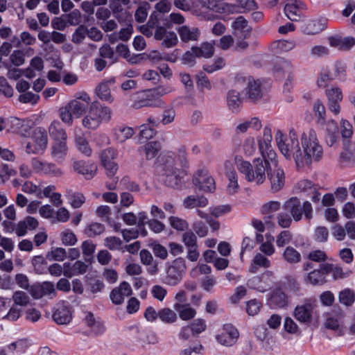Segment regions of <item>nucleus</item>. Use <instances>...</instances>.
I'll list each match as a JSON object with an SVG mask.
<instances>
[{"label": "nucleus", "instance_id": "f704fd0d", "mask_svg": "<svg viewBox=\"0 0 355 355\" xmlns=\"http://www.w3.org/2000/svg\"><path fill=\"white\" fill-rule=\"evenodd\" d=\"M180 39L183 42L194 41L196 40L200 35L198 28L196 27H189L187 26H182L178 29Z\"/></svg>", "mask_w": 355, "mask_h": 355}, {"label": "nucleus", "instance_id": "5701e85b", "mask_svg": "<svg viewBox=\"0 0 355 355\" xmlns=\"http://www.w3.org/2000/svg\"><path fill=\"white\" fill-rule=\"evenodd\" d=\"M38 225L39 222L36 218L32 216H26L14 225L12 231L18 236H24L27 234L28 230H34Z\"/></svg>", "mask_w": 355, "mask_h": 355}, {"label": "nucleus", "instance_id": "a19ab883", "mask_svg": "<svg viewBox=\"0 0 355 355\" xmlns=\"http://www.w3.org/2000/svg\"><path fill=\"white\" fill-rule=\"evenodd\" d=\"M173 308L178 311L180 318L183 320H189L193 318L196 315V311L189 304H181L175 303Z\"/></svg>", "mask_w": 355, "mask_h": 355}, {"label": "nucleus", "instance_id": "864d4df0", "mask_svg": "<svg viewBox=\"0 0 355 355\" xmlns=\"http://www.w3.org/2000/svg\"><path fill=\"white\" fill-rule=\"evenodd\" d=\"M183 274L170 266L166 271V282L168 285H176L182 277Z\"/></svg>", "mask_w": 355, "mask_h": 355}, {"label": "nucleus", "instance_id": "f257e3e1", "mask_svg": "<svg viewBox=\"0 0 355 355\" xmlns=\"http://www.w3.org/2000/svg\"><path fill=\"white\" fill-rule=\"evenodd\" d=\"M275 139L281 154L286 160L294 162L297 168H304L313 161L320 160L323 154L322 147L313 129L303 132L300 141L294 129L290 130L286 137L281 130L277 129Z\"/></svg>", "mask_w": 355, "mask_h": 355}, {"label": "nucleus", "instance_id": "72a5a7b5", "mask_svg": "<svg viewBox=\"0 0 355 355\" xmlns=\"http://www.w3.org/2000/svg\"><path fill=\"white\" fill-rule=\"evenodd\" d=\"M208 205V200L202 196H189L183 200V206L186 209L205 207Z\"/></svg>", "mask_w": 355, "mask_h": 355}, {"label": "nucleus", "instance_id": "1a4fd4ad", "mask_svg": "<svg viewBox=\"0 0 355 355\" xmlns=\"http://www.w3.org/2000/svg\"><path fill=\"white\" fill-rule=\"evenodd\" d=\"M31 166L34 172L42 175L58 178L62 176L64 173L62 170L58 167L55 164L41 160L37 157L31 159Z\"/></svg>", "mask_w": 355, "mask_h": 355}, {"label": "nucleus", "instance_id": "20e7f679", "mask_svg": "<svg viewBox=\"0 0 355 355\" xmlns=\"http://www.w3.org/2000/svg\"><path fill=\"white\" fill-rule=\"evenodd\" d=\"M112 111L97 101L92 102L82 119V125L87 129L96 130L102 123L112 119Z\"/></svg>", "mask_w": 355, "mask_h": 355}, {"label": "nucleus", "instance_id": "de8ad7c7", "mask_svg": "<svg viewBox=\"0 0 355 355\" xmlns=\"http://www.w3.org/2000/svg\"><path fill=\"white\" fill-rule=\"evenodd\" d=\"M60 239L62 243L67 246L75 245L78 242L76 235L69 228H66L60 232Z\"/></svg>", "mask_w": 355, "mask_h": 355}, {"label": "nucleus", "instance_id": "bf43d9fd", "mask_svg": "<svg viewBox=\"0 0 355 355\" xmlns=\"http://www.w3.org/2000/svg\"><path fill=\"white\" fill-rule=\"evenodd\" d=\"M104 230L105 227L103 224L95 222L87 225L84 230V233L88 237H94L102 234Z\"/></svg>", "mask_w": 355, "mask_h": 355}, {"label": "nucleus", "instance_id": "37998d69", "mask_svg": "<svg viewBox=\"0 0 355 355\" xmlns=\"http://www.w3.org/2000/svg\"><path fill=\"white\" fill-rule=\"evenodd\" d=\"M193 48L198 58H209L214 53V45L210 42H205L200 46H193Z\"/></svg>", "mask_w": 355, "mask_h": 355}, {"label": "nucleus", "instance_id": "f3484780", "mask_svg": "<svg viewBox=\"0 0 355 355\" xmlns=\"http://www.w3.org/2000/svg\"><path fill=\"white\" fill-rule=\"evenodd\" d=\"M274 275L270 272H264L260 277H255L248 282V286L257 290L259 292H265L269 290L273 285Z\"/></svg>", "mask_w": 355, "mask_h": 355}, {"label": "nucleus", "instance_id": "4468645a", "mask_svg": "<svg viewBox=\"0 0 355 355\" xmlns=\"http://www.w3.org/2000/svg\"><path fill=\"white\" fill-rule=\"evenodd\" d=\"M239 337L238 329L231 324H224L216 339L218 343L224 346H232Z\"/></svg>", "mask_w": 355, "mask_h": 355}, {"label": "nucleus", "instance_id": "69168bd1", "mask_svg": "<svg viewBox=\"0 0 355 355\" xmlns=\"http://www.w3.org/2000/svg\"><path fill=\"white\" fill-rule=\"evenodd\" d=\"M168 222L171 226L178 231H185L189 227V223L184 219L176 216L168 218Z\"/></svg>", "mask_w": 355, "mask_h": 355}, {"label": "nucleus", "instance_id": "aec40b11", "mask_svg": "<svg viewBox=\"0 0 355 355\" xmlns=\"http://www.w3.org/2000/svg\"><path fill=\"white\" fill-rule=\"evenodd\" d=\"M69 147L67 140L52 141L50 153L52 159L58 164H62L68 153Z\"/></svg>", "mask_w": 355, "mask_h": 355}, {"label": "nucleus", "instance_id": "f8f14e48", "mask_svg": "<svg viewBox=\"0 0 355 355\" xmlns=\"http://www.w3.org/2000/svg\"><path fill=\"white\" fill-rule=\"evenodd\" d=\"M164 102L158 98L155 95L153 89L143 91L138 94L137 100L135 102L134 106L136 108L142 107H164Z\"/></svg>", "mask_w": 355, "mask_h": 355}, {"label": "nucleus", "instance_id": "6ab92c4d", "mask_svg": "<svg viewBox=\"0 0 355 355\" xmlns=\"http://www.w3.org/2000/svg\"><path fill=\"white\" fill-rule=\"evenodd\" d=\"M234 153L239 155L236 158H243V156L246 157L253 156L257 151V143L255 138L252 136L245 137L240 144L234 147Z\"/></svg>", "mask_w": 355, "mask_h": 355}, {"label": "nucleus", "instance_id": "4d7b16f0", "mask_svg": "<svg viewBox=\"0 0 355 355\" xmlns=\"http://www.w3.org/2000/svg\"><path fill=\"white\" fill-rule=\"evenodd\" d=\"M14 305L18 306H26L30 302V297L24 291H15L12 297Z\"/></svg>", "mask_w": 355, "mask_h": 355}, {"label": "nucleus", "instance_id": "13d9d810", "mask_svg": "<svg viewBox=\"0 0 355 355\" xmlns=\"http://www.w3.org/2000/svg\"><path fill=\"white\" fill-rule=\"evenodd\" d=\"M99 55L101 58L110 60V64L116 63L118 61L117 56L109 44H103L99 49Z\"/></svg>", "mask_w": 355, "mask_h": 355}, {"label": "nucleus", "instance_id": "2eb2a0df", "mask_svg": "<svg viewBox=\"0 0 355 355\" xmlns=\"http://www.w3.org/2000/svg\"><path fill=\"white\" fill-rule=\"evenodd\" d=\"M53 321L58 324H67L72 320V309L70 304L62 301L56 304L52 315Z\"/></svg>", "mask_w": 355, "mask_h": 355}, {"label": "nucleus", "instance_id": "ddd939ff", "mask_svg": "<svg viewBox=\"0 0 355 355\" xmlns=\"http://www.w3.org/2000/svg\"><path fill=\"white\" fill-rule=\"evenodd\" d=\"M193 183L200 190L205 192H212L216 189L214 178L209 175L208 171L205 168L196 172L193 178Z\"/></svg>", "mask_w": 355, "mask_h": 355}, {"label": "nucleus", "instance_id": "8fccbe9b", "mask_svg": "<svg viewBox=\"0 0 355 355\" xmlns=\"http://www.w3.org/2000/svg\"><path fill=\"white\" fill-rule=\"evenodd\" d=\"M87 266L81 261H76L71 266V270L64 271V275L67 277H71L73 275H82L86 272Z\"/></svg>", "mask_w": 355, "mask_h": 355}, {"label": "nucleus", "instance_id": "79ce46f5", "mask_svg": "<svg viewBox=\"0 0 355 355\" xmlns=\"http://www.w3.org/2000/svg\"><path fill=\"white\" fill-rule=\"evenodd\" d=\"M227 103L228 107L233 112H237L242 103L239 92L234 89L229 91L227 96Z\"/></svg>", "mask_w": 355, "mask_h": 355}, {"label": "nucleus", "instance_id": "09e8293b", "mask_svg": "<svg viewBox=\"0 0 355 355\" xmlns=\"http://www.w3.org/2000/svg\"><path fill=\"white\" fill-rule=\"evenodd\" d=\"M67 257V252L63 248H52L47 252L46 257L50 261H63Z\"/></svg>", "mask_w": 355, "mask_h": 355}, {"label": "nucleus", "instance_id": "e2e57ef3", "mask_svg": "<svg viewBox=\"0 0 355 355\" xmlns=\"http://www.w3.org/2000/svg\"><path fill=\"white\" fill-rule=\"evenodd\" d=\"M59 116L62 121L66 125L69 126L72 125L73 123V116H74L72 111L70 110L68 104H67L64 107L60 108Z\"/></svg>", "mask_w": 355, "mask_h": 355}, {"label": "nucleus", "instance_id": "ea45409f", "mask_svg": "<svg viewBox=\"0 0 355 355\" xmlns=\"http://www.w3.org/2000/svg\"><path fill=\"white\" fill-rule=\"evenodd\" d=\"M323 270L327 272V274L331 272L334 279L347 278L352 273L349 270H343L342 268L334 266L331 264H323Z\"/></svg>", "mask_w": 355, "mask_h": 355}, {"label": "nucleus", "instance_id": "473e14b6", "mask_svg": "<svg viewBox=\"0 0 355 355\" xmlns=\"http://www.w3.org/2000/svg\"><path fill=\"white\" fill-rule=\"evenodd\" d=\"M74 144L76 149L87 157L92 155V150L85 135L82 132L77 133L74 137Z\"/></svg>", "mask_w": 355, "mask_h": 355}, {"label": "nucleus", "instance_id": "39448f33", "mask_svg": "<svg viewBox=\"0 0 355 355\" xmlns=\"http://www.w3.org/2000/svg\"><path fill=\"white\" fill-rule=\"evenodd\" d=\"M283 209L289 213L295 221H299L304 214L306 218H311L313 208L309 201H305L302 206L300 200L296 197H292L286 200L283 205Z\"/></svg>", "mask_w": 355, "mask_h": 355}, {"label": "nucleus", "instance_id": "6e6d98bb", "mask_svg": "<svg viewBox=\"0 0 355 355\" xmlns=\"http://www.w3.org/2000/svg\"><path fill=\"white\" fill-rule=\"evenodd\" d=\"M247 26L248 22L243 17L240 16L237 17L232 26L234 29V34L239 37L245 36Z\"/></svg>", "mask_w": 355, "mask_h": 355}, {"label": "nucleus", "instance_id": "774afa93", "mask_svg": "<svg viewBox=\"0 0 355 355\" xmlns=\"http://www.w3.org/2000/svg\"><path fill=\"white\" fill-rule=\"evenodd\" d=\"M182 241L187 248H198L197 237L191 231H187L183 233Z\"/></svg>", "mask_w": 355, "mask_h": 355}, {"label": "nucleus", "instance_id": "9d476101", "mask_svg": "<svg viewBox=\"0 0 355 355\" xmlns=\"http://www.w3.org/2000/svg\"><path fill=\"white\" fill-rule=\"evenodd\" d=\"M92 103L89 95L86 92H80L76 94L75 99L71 101L68 105L74 117L80 118L85 114L87 108H89Z\"/></svg>", "mask_w": 355, "mask_h": 355}, {"label": "nucleus", "instance_id": "4c0bfd02", "mask_svg": "<svg viewBox=\"0 0 355 355\" xmlns=\"http://www.w3.org/2000/svg\"><path fill=\"white\" fill-rule=\"evenodd\" d=\"M313 111L314 112L317 124L323 125L326 124V109L323 102L320 99H316L313 103Z\"/></svg>", "mask_w": 355, "mask_h": 355}, {"label": "nucleus", "instance_id": "a211bd4d", "mask_svg": "<svg viewBox=\"0 0 355 355\" xmlns=\"http://www.w3.org/2000/svg\"><path fill=\"white\" fill-rule=\"evenodd\" d=\"M28 292L35 299H40L46 295H55L54 284L51 282L34 284L30 287Z\"/></svg>", "mask_w": 355, "mask_h": 355}, {"label": "nucleus", "instance_id": "393cba45", "mask_svg": "<svg viewBox=\"0 0 355 355\" xmlns=\"http://www.w3.org/2000/svg\"><path fill=\"white\" fill-rule=\"evenodd\" d=\"M132 292L130 285L126 282H123L118 287L112 290L110 293V299L114 304H121L124 302L125 297L132 294Z\"/></svg>", "mask_w": 355, "mask_h": 355}, {"label": "nucleus", "instance_id": "e433bc0d", "mask_svg": "<svg viewBox=\"0 0 355 355\" xmlns=\"http://www.w3.org/2000/svg\"><path fill=\"white\" fill-rule=\"evenodd\" d=\"M301 3L295 0H290L284 8V12L286 17L291 21H297L301 15L300 6Z\"/></svg>", "mask_w": 355, "mask_h": 355}, {"label": "nucleus", "instance_id": "b1692460", "mask_svg": "<svg viewBox=\"0 0 355 355\" xmlns=\"http://www.w3.org/2000/svg\"><path fill=\"white\" fill-rule=\"evenodd\" d=\"M225 173L228 180L227 186V192L230 194L236 193L239 189L238 175L230 161H226L225 162Z\"/></svg>", "mask_w": 355, "mask_h": 355}, {"label": "nucleus", "instance_id": "2f4dec72", "mask_svg": "<svg viewBox=\"0 0 355 355\" xmlns=\"http://www.w3.org/2000/svg\"><path fill=\"white\" fill-rule=\"evenodd\" d=\"M327 275V272L323 270V265H321L320 269L308 273L305 280L306 283L312 285H322L326 282Z\"/></svg>", "mask_w": 355, "mask_h": 355}, {"label": "nucleus", "instance_id": "4be33fe9", "mask_svg": "<svg viewBox=\"0 0 355 355\" xmlns=\"http://www.w3.org/2000/svg\"><path fill=\"white\" fill-rule=\"evenodd\" d=\"M262 128L261 120L257 117H252L249 120H243L234 124V132L237 135L246 133L250 128L259 131Z\"/></svg>", "mask_w": 355, "mask_h": 355}, {"label": "nucleus", "instance_id": "49530a36", "mask_svg": "<svg viewBox=\"0 0 355 355\" xmlns=\"http://www.w3.org/2000/svg\"><path fill=\"white\" fill-rule=\"evenodd\" d=\"M96 94L103 101L112 103L113 97L111 95L110 88L107 83H102L96 88Z\"/></svg>", "mask_w": 355, "mask_h": 355}, {"label": "nucleus", "instance_id": "052dcab7", "mask_svg": "<svg viewBox=\"0 0 355 355\" xmlns=\"http://www.w3.org/2000/svg\"><path fill=\"white\" fill-rule=\"evenodd\" d=\"M340 134L344 140H349L353 135V126L351 123L345 119H341L340 121Z\"/></svg>", "mask_w": 355, "mask_h": 355}, {"label": "nucleus", "instance_id": "a878e982", "mask_svg": "<svg viewBox=\"0 0 355 355\" xmlns=\"http://www.w3.org/2000/svg\"><path fill=\"white\" fill-rule=\"evenodd\" d=\"M158 123L154 119L150 117L147 119L146 123L139 126V140H148L152 139L156 134V128Z\"/></svg>", "mask_w": 355, "mask_h": 355}, {"label": "nucleus", "instance_id": "dca6fc26", "mask_svg": "<svg viewBox=\"0 0 355 355\" xmlns=\"http://www.w3.org/2000/svg\"><path fill=\"white\" fill-rule=\"evenodd\" d=\"M274 168H270L268 173V178L270 183V189L275 193L284 187L285 184V173L284 170L277 165V161L272 162Z\"/></svg>", "mask_w": 355, "mask_h": 355}, {"label": "nucleus", "instance_id": "f03ea898", "mask_svg": "<svg viewBox=\"0 0 355 355\" xmlns=\"http://www.w3.org/2000/svg\"><path fill=\"white\" fill-rule=\"evenodd\" d=\"M270 162L268 159L256 158L251 164L241 157L235 158V164L239 171L244 175L248 182L257 184H261L266 181V173H268L271 168Z\"/></svg>", "mask_w": 355, "mask_h": 355}, {"label": "nucleus", "instance_id": "c85d7f7f", "mask_svg": "<svg viewBox=\"0 0 355 355\" xmlns=\"http://www.w3.org/2000/svg\"><path fill=\"white\" fill-rule=\"evenodd\" d=\"M245 96L251 101H257L262 97V92L259 82L249 80L247 87L244 89Z\"/></svg>", "mask_w": 355, "mask_h": 355}, {"label": "nucleus", "instance_id": "423d86ee", "mask_svg": "<svg viewBox=\"0 0 355 355\" xmlns=\"http://www.w3.org/2000/svg\"><path fill=\"white\" fill-rule=\"evenodd\" d=\"M48 146V136L46 131L43 128H37L35 130L33 136L25 148L28 154H42Z\"/></svg>", "mask_w": 355, "mask_h": 355}, {"label": "nucleus", "instance_id": "9b49d317", "mask_svg": "<svg viewBox=\"0 0 355 355\" xmlns=\"http://www.w3.org/2000/svg\"><path fill=\"white\" fill-rule=\"evenodd\" d=\"M315 308V302L308 300L295 308L293 315L300 323H309L312 320Z\"/></svg>", "mask_w": 355, "mask_h": 355}, {"label": "nucleus", "instance_id": "5fc2aeb1", "mask_svg": "<svg viewBox=\"0 0 355 355\" xmlns=\"http://www.w3.org/2000/svg\"><path fill=\"white\" fill-rule=\"evenodd\" d=\"M232 211V207L230 205H219L211 206L209 208V214L215 218L222 217Z\"/></svg>", "mask_w": 355, "mask_h": 355}, {"label": "nucleus", "instance_id": "603ef678", "mask_svg": "<svg viewBox=\"0 0 355 355\" xmlns=\"http://www.w3.org/2000/svg\"><path fill=\"white\" fill-rule=\"evenodd\" d=\"M158 318L164 323L171 324L177 320L176 313L169 308H164L158 311Z\"/></svg>", "mask_w": 355, "mask_h": 355}, {"label": "nucleus", "instance_id": "c756f323", "mask_svg": "<svg viewBox=\"0 0 355 355\" xmlns=\"http://www.w3.org/2000/svg\"><path fill=\"white\" fill-rule=\"evenodd\" d=\"M325 141L329 146H333L338 140L337 132V123L333 120H329L326 123Z\"/></svg>", "mask_w": 355, "mask_h": 355}, {"label": "nucleus", "instance_id": "0e129e2a", "mask_svg": "<svg viewBox=\"0 0 355 355\" xmlns=\"http://www.w3.org/2000/svg\"><path fill=\"white\" fill-rule=\"evenodd\" d=\"M145 152L146 157L148 159L154 158L157 152L160 150V144L157 141H152L147 143L143 147Z\"/></svg>", "mask_w": 355, "mask_h": 355}, {"label": "nucleus", "instance_id": "a18cd8bd", "mask_svg": "<svg viewBox=\"0 0 355 355\" xmlns=\"http://www.w3.org/2000/svg\"><path fill=\"white\" fill-rule=\"evenodd\" d=\"M338 300L343 305L351 306L355 301L354 291L349 288L342 290L338 293Z\"/></svg>", "mask_w": 355, "mask_h": 355}, {"label": "nucleus", "instance_id": "cd10ccee", "mask_svg": "<svg viewBox=\"0 0 355 355\" xmlns=\"http://www.w3.org/2000/svg\"><path fill=\"white\" fill-rule=\"evenodd\" d=\"M52 141L67 140V134L58 120H53L48 128Z\"/></svg>", "mask_w": 355, "mask_h": 355}, {"label": "nucleus", "instance_id": "bb28decb", "mask_svg": "<svg viewBox=\"0 0 355 355\" xmlns=\"http://www.w3.org/2000/svg\"><path fill=\"white\" fill-rule=\"evenodd\" d=\"M31 129L28 121L16 117H10L8 132L11 133L26 135Z\"/></svg>", "mask_w": 355, "mask_h": 355}, {"label": "nucleus", "instance_id": "412c9836", "mask_svg": "<svg viewBox=\"0 0 355 355\" xmlns=\"http://www.w3.org/2000/svg\"><path fill=\"white\" fill-rule=\"evenodd\" d=\"M72 167L75 172L83 175L87 179L92 178L97 171V166L92 162L73 159Z\"/></svg>", "mask_w": 355, "mask_h": 355}, {"label": "nucleus", "instance_id": "7c9ffc66", "mask_svg": "<svg viewBox=\"0 0 355 355\" xmlns=\"http://www.w3.org/2000/svg\"><path fill=\"white\" fill-rule=\"evenodd\" d=\"M340 159L343 162H355V143L351 140L343 141V150L340 153Z\"/></svg>", "mask_w": 355, "mask_h": 355}, {"label": "nucleus", "instance_id": "58836bf2", "mask_svg": "<svg viewBox=\"0 0 355 355\" xmlns=\"http://www.w3.org/2000/svg\"><path fill=\"white\" fill-rule=\"evenodd\" d=\"M135 133V130L129 126L120 125L114 129V138L119 143H123L130 139Z\"/></svg>", "mask_w": 355, "mask_h": 355}, {"label": "nucleus", "instance_id": "680f3d73", "mask_svg": "<svg viewBox=\"0 0 355 355\" xmlns=\"http://www.w3.org/2000/svg\"><path fill=\"white\" fill-rule=\"evenodd\" d=\"M10 344L13 353L16 352L17 354H24L31 345V343L27 339L18 340Z\"/></svg>", "mask_w": 355, "mask_h": 355}, {"label": "nucleus", "instance_id": "c03bdc74", "mask_svg": "<svg viewBox=\"0 0 355 355\" xmlns=\"http://www.w3.org/2000/svg\"><path fill=\"white\" fill-rule=\"evenodd\" d=\"M270 261L266 256L261 253H257L253 259L250 271L254 273L257 272V267L268 268L270 267Z\"/></svg>", "mask_w": 355, "mask_h": 355}, {"label": "nucleus", "instance_id": "c9c22d12", "mask_svg": "<svg viewBox=\"0 0 355 355\" xmlns=\"http://www.w3.org/2000/svg\"><path fill=\"white\" fill-rule=\"evenodd\" d=\"M207 7L208 8L219 13L233 14L239 12L237 6L225 2H220L218 3L209 2Z\"/></svg>", "mask_w": 355, "mask_h": 355}, {"label": "nucleus", "instance_id": "0eeeda50", "mask_svg": "<svg viewBox=\"0 0 355 355\" xmlns=\"http://www.w3.org/2000/svg\"><path fill=\"white\" fill-rule=\"evenodd\" d=\"M272 130L270 126H266L263 130V135L258 139L259 150L262 159L270 160L271 162L276 161L277 154L271 146Z\"/></svg>", "mask_w": 355, "mask_h": 355}, {"label": "nucleus", "instance_id": "338daca9", "mask_svg": "<svg viewBox=\"0 0 355 355\" xmlns=\"http://www.w3.org/2000/svg\"><path fill=\"white\" fill-rule=\"evenodd\" d=\"M149 9V3L146 2L141 3L138 7L135 14L136 21L139 23L144 22L147 18Z\"/></svg>", "mask_w": 355, "mask_h": 355}, {"label": "nucleus", "instance_id": "3c124183", "mask_svg": "<svg viewBox=\"0 0 355 355\" xmlns=\"http://www.w3.org/2000/svg\"><path fill=\"white\" fill-rule=\"evenodd\" d=\"M283 259L290 263H298L301 259L300 253L297 251L294 248L288 246L287 247L283 254Z\"/></svg>", "mask_w": 355, "mask_h": 355}, {"label": "nucleus", "instance_id": "6e6552de", "mask_svg": "<svg viewBox=\"0 0 355 355\" xmlns=\"http://www.w3.org/2000/svg\"><path fill=\"white\" fill-rule=\"evenodd\" d=\"M325 96L328 110L334 116H338L341 113L340 103L343 99V94L341 88L337 86H331L326 89Z\"/></svg>", "mask_w": 355, "mask_h": 355}, {"label": "nucleus", "instance_id": "7ed1b4c3", "mask_svg": "<svg viewBox=\"0 0 355 355\" xmlns=\"http://www.w3.org/2000/svg\"><path fill=\"white\" fill-rule=\"evenodd\" d=\"M187 163V155L184 151L180 152L178 155L166 159L163 166V175L165 176L164 181L167 186L175 187L179 184L184 174L180 167L185 166Z\"/></svg>", "mask_w": 355, "mask_h": 355}]
</instances>
